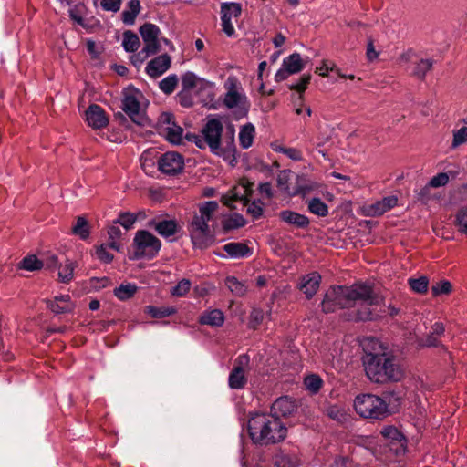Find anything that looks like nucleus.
<instances>
[{"label":"nucleus","mask_w":467,"mask_h":467,"mask_svg":"<svg viewBox=\"0 0 467 467\" xmlns=\"http://www.w3.org/2000/svg\"><path fill=\"white\" fill-rule=\"evenodd\" d=\"M362 362L366 376L377 384L397 383L405 377V369L400 358L378 340H371L365 349Z\"/></svg>","instance_id":"nucleus-1"},{"label":"nucleus","mask_w":467,"mask_h":467,"mask_svg":"<svg viewBox=\"0 0 467 467\" xmlns=\"http://www.w3.org/2000/svg\"><path fill=\"white\" fill-rule=\"evenodd\" d=\"M357 301H367L373 305L379 302V299L374 295L372 285L355 283L350 286H331L326 292L321 306L325 313H331L337 309L351 307Z\"/></svg>","instance_id":"nucleus-2"},{"label":"nucleus","mask_w":467,"mask_h":467,"mask_svg":"<svg viewBox=\"0 0 467 467\" xmlns=\"http://www.w3.org/2000/svg\"><path fill=\"white\" fill-rule=\"evenodd\" d=\"M248 432L254 444L269 445L285 440L287 429L277 417L254 413L248 420Z\"/></svg>","instance_id":"nucleus-3"},{"label":"nucleus","mask_w":467,"mask_h":467,"mask_svg":"<svg viewBox=\"0 0 467 467\" xmlns=\"http://www.w3.org/2000/svg\"><path fill=\"white\" fill-rule=\"evenodd\" d=\"M219 204L215 201H208L199 204V213H195L188 230L195 247L206 248L210 244V229L208 223L217 212Z\"/></svg>","instance_id":"nucleus-4"},{"label":"nucleus","mask_w":467,"mask_h":467,"mask_svg":"<svg viewBox=\"0 0 467 467\" xmlns=\"http://www.w3.org/2000/svg\"><path fill=\"white\" fill-rule=\"evenodd\" d=\"M354 408L363 418L381 419L389 414L386 401L373 394H362L356 397Z\"/></svg>","instance_id":"nucleus-5"},{"label":"nucleus","mask_w":467,"mask_h":467,"mask_svg":"<svg viewBox=\"0 0 467 467\" xmlns=\"http://www.w3.org/2000/svg\"><path fill=\"white\" fill-rule=\"evenodd\" d=\"M133 256L132 259H153L161 247V241L151 233L146 230H140L133 238Z\"/></svg>","instance_id":"nucleus-6"},{"label":"nucleus","mask_w":467,"mask_h":467,"mask_svg":"<svg viewBox=\"0 0 467 467\" xmlns=\"http://www.w3.org/2000/svg\"><path fill=\"white\" fill-rule=\"evenodd\" d=\"M223 126L219 119L213 118L207 120L202 130V138L198 135H192V138L198 148L203 150L207 146L210 150L218 152L221 145V138Z\"/></svg>","instance_id":"nucleus-7"},{"label":"nucleus","mask_w":467,"mask_h":467,"mask_svg":"<svg viewBox=\"0 0 467 467\" xmlns=\"http://www.w3.org/2000/svg\"><path fill=\"white\" fill-rule=\"evenodd\" d=\"M226 93L223 104L228 109L237 108L236 118L241 119L247 115L249 103L245 95L239 92V82L235 77L230 76L224 83Z\"/></svg>","instance_id":"nucleus-8"},{"label":"nucleus","mask_w":467,"mask_h":467,"mask_svg":"<svg viewBox=\"0 0 467 467\" xmlns=\"http://www.w3.org/2000/svg\"><path fill=\"white\" fill-rule=\"evenodd\" d=\"M140 33L145 46L141 51L138 53L137 57H139L140 62H142L145 58L160 51L161 45L158 37L161 31L156 25L145 23L140 26Z\"/></svg>","instance_id":"nucleus-9"},{"label":"nucleus","mask_w":467,"mask_h":467,"mask_svg":"<svg viewBox=\"0 0 467 467\" xmlns=\"http://www.w3.org/2000/svg\"><path fill=\"white\" fill-rule=\"evenodd\" d=\"M140 96L141 94L138 90L125 91L121 109L134 123L139 126H144L148 122V119L141 111L139 100Z\"/></svg>","instance_id":"nucleus-10"},{"label":"nucleus","mask_w":467,"mask_h":467,"mask_svg":"<svg viewBox=\"0 0 467 467\" xmlns=\"http://www.w3.org/2000/svg\"><path fill=\"white\" fill-rule=\"evenodd\" d=\"M252 186L253 183L249 182H247L245 184H243L244 194L240 195L237 192L234 193L228 200L224 202V204L230 208H234L232 205L233 202L243 201L244 205L247 206V213L250 214L254 219H258L263 215L265 204L259 199L249 202V196L253 192Z\"/></svg>","instance_id":"nucleus-11"},{"label":"nucleus","mask_w":467,"mask_h":467,"mask_svg":"<svg viewBox=\"0 0 467 467\" xmlns=\"http://www.w3.org/2000/svg\"><path fill=\"white\" fill-rule=\"evenodd\" d=\"M183 168V157L174 151L166 152L158 160L159 171L169 176H174L181 173Z\"/></svg>","instance_id":"nucleus-12"},{"label":"nucleus","mask_w":467,"mask_h":467,"mask_svg":"<svg viewBox=\"0 0 467 467\" xmlns=\"http://www.w3.org/2000/svg\"><path fill=\"white\" fill-rule=\"evenodd\" d=\"M380 434L387 441L390 451L395 455L404 454L406 450V439L404 435L394 426L386 425L380 430Z\"/></svg>","instance_id":"nucleus-13"},{"label":"nucleus","mask_w":467,"mask_h":467,"mask_svg":"<svg viewBox=\"0 0 467 467\" xmlns=\"http://www.w3.org/2000/svg\"><path fill=\"white\" fill-rule=\"evenodd\" d=\"M374 295L379 299V302L376 304L370 305L367 301H359L360 306L357 310L355 316V319L357 321H372L380 318L385 315L386 310L383 307H380L379 310H377V307L381 305L383 299L375 292Z\"/></svg>","instance_id":"nucleus-14"},{"label":"nucleus","mask_w":467,"mask_h":467,"mask_svg":"<svg viewBox=\"0 0 467 467\" xmlns=\"http://www.w3.org/2000/svg\"><path fill=\"white\" fill-rule=\"evenodd\" d=\"M248 363L249 358L246 355H242L236 359L228 379L231 389H240L245 386L247 379L244 375V367L247 366Z\"/></svg>","instance_id":"nucleus-15"},{"label":"nucleus","mask_w":467,"mask_h":467,"mask_svg":"<svg viewBox=\"0 0 467 467\" xmlns=\"http://www.w3.org/2000/svg\"><path fill=\"white\" fill-rule=\"evenodd\" d=\"M296 400L291 397L284 396L278 398L271 407V415L279 419V417H289L297 410Z\"/></svg>","instance_id":"nucleus-16"},{"label":"nucleus","mask_w":467,"mask_h":467,"mask_svg":"<svg viewBox=\"0 0 467 467\" xmlns=\"http://www.w3.org/2000/svg\"><path fill=\"white\" fill-rule=\"evenodd\" d=\"M86 121L95 130L103 129L109 124L105 110L97 104H91L85 111Z\"/></svg>","instance_id":"nucleus-17"},{"label":"nucleus","mask_w":467,"mask_h":467,"mask_svg":"<svg viewBox=\"0 0 467 467\" xmlns=\"http://www.w3.org/2000/svg\"><path fill=\"white\" fill-rule=\"evenodd\" d=\"M45 303L47 308L55 315L70 313L75 307L69 295L57 296H55L53 300L46 299Z\"/></svg>","instance_id":"nucleus-18"},{"label":"nucleus","mask_w":467,"mask_h":467,"mask_svg":"<svg viewBox=\"0 0 467 467\" xmlns=\"http://www.w3.org/2000/svg\"><path fill=\"white\" fill-rule=\"evenodd\" d=\"M321 282V275L317 272H312L301 277L298 284L300 291L310 299L318 290Z\"/></svg>","instance_id":"nucleus-19"},{"label":"nucleus","mask_w":467,"mask_h":467,"mask_svg":"<svg viewBox=\"0 0 467 467\" xmlns=\"http://www.w3.org/2000/svg\"><path fill=\"white\" fill-rule=\"evenodd\" d=\"M171 63V59L169 55H161L148 63L146 73L151 78H158L170 68Z\"/></svg>","instance_id":"nucleus-20"},{"label":"nucleus","mask_w":467,"mask_h":467,"mask_svg":"<svg viewBox=\"0 0 467 467\" xmlns=\"http://www.w3.org/2000/svg\"><path fill=\"white\" fill-rule=\"evenodd\" d=\"M148 226L164 238H169L179 231V225L175 220H151L148 223Z\"/></svg>","instance_id":"nucleus-21"},{"label":"nucleus","mask_w":467,"mask_h":467,"mask_svg":"<svg viewBox=\"0 0 467 467\" xmlns=\"http://www.w3.org/2000/svg\"><path fill=\"white\" fill-rule=\"evenodd\" d=\"M278 216L282 222L296 228L304 229L308 227L310 223L308 217L291 210L281 211Z\"/></svg>","instance_id":"nucleus-22"},{"label":"nucleus","mask_w":467,"mask_h":467,"mask_svg":"<svg viewBox=\"0 0 467 467\" xmlns=\"http://www.w3.org/2000/svg\"><path fill=\"white\" fill-rule=\"evenodd\" d=\"M398 203V198L394 195L387 196L380 201L368 206V214L371 216H379L395 207Z\"/></svg>","instance_id":"nucleus-23"},{"label":"nucleus","mask_w":467,"mask_h":467,"mask_svg":"<svg viewBox=\"0 0 467 467\" xmlns=\"http://www.w3.org/2000/svg\"><path fill=\"white\" fill-rule=\"evenodd\" d=\"M223 250L232 258H244L252 254L247 244L239 242H232L224 244Z\"/></svg>","instance_id":"nucleus-24"},{"label":"nucleus","mask_w":467,"mask_h":467,"mask_svg":"<svg viewBox=\"0 0 467 467\" xmlns=\"http://www.w3.org/2000/svg\"><path fill=\"white\" fill-rule=\"evenodd\" d=\"M306 63L300 54L295 52L283 60L282 66L287 68L288 73L296 74L305 68Z\"/></svg>","instance_id":"nucleus-25"},{"label":"nucleus","mask_w":467,"mask_h":467,"mask_svg":"<svg viewBox=\"0 0 467 467\" xmlns=\"http://www.w3.org/2000/svg\"><path fill=\"white\" fill-rule=\"evenodd\" d=\"M202 325H209L213 327H221L224 321V315L219 309H213L204 312L199 319Z\"/></svg>","instance_id":"nucleus-26"},{"label":"nucleus","mask_w":467,"mask_h":467,"mask_svg":"<svg viewBox=\"0 0 467 467\" xmlns=\"http://www.w3.org/2000/svg\"><path fill=\"white\" fill-rule=\"evenodd\" d=\"M140 11V0H130L128 3V9L124 10L121 14L123 23L126 25H133Z\"/></svg>","instance_id":"nucleus-27"},{"label":"nucleus","mask_w":467,"mask_h":467,"mask_svg":"<svg viewBox=\"0 0 467 467\" xmlns=\"http://www.w3.org/2000/svg\"><path fill=\"white\" fill-rule=\"evenodd\" d=\"M255 134L254 126L252 123L244 125L239 132V142L244 149L252 146Z\"/></svg>","instance_id":"nucleus-28"},{"label":"nucleus","mask_w":467,"mask_h":467,"mask_svg":"<svg viewBox=\"0 0 467 467\" xmlns=\"http://www.w3.org/2000/svg\"><path fill=\"white\" fill-rule=\"evenodd\" d=\"M226 145L224 147L220 146L218 152L213 154L222 156L224 160H229L231 162L235 161V144H234V134L232 132L231 136L226 140Z\"/></svg>","instance_id":"nucleus-29"},{"label":"nucleus","mask_w":467,"mask_h":467,"mask_svg":"<svg viewBox=\"0 0 467 467\" xmlns=\"http://www.w3.org/2000/svg\"><path fill=\"white\" fill-rule=\"evenodd\" d=\"M274 464L275 467H297L299 461L296 456L281 451L275 455Z\"/></svg>","instance_id":"nucleus-30"},{"label":"nucleus","mask_w":467,"mask_h":467,"mask_svg":"<svg viewBox=\"0 0 467 467\" xmlns=\"http://www.w3.org/2000/svg\"><path fill=\"white\" fill-rule=\"evenodd\" d=\"M140 42L139 39V36L131 32V31H126L123 34V41L122 46L126 52H135L140 47Z\"/></svg>","instance_id":"nucleus-31"},{"label":"nucleus","mask_w":467,"mask_h":467,"mask_svg":"<svg viewBox=\"0 0 467 467\" xmlns=\"http://www.w3.org/2000/svg\"><path fill=\"white\" fill-rule=\"evenodd\" d=\"M177 312L174 306H161L156 307L153 306H147L145 307V313L149 314L154 318H162L171 316Z\"/></svg>","instance_id":"nucleus-32"},{"label":"nucleus","mask_w":467,"mask_h":467,"mask_svg":"<svg viewBox=\"0 0 467 467\" xmlns=\"http://www.w3.org/2000/svg\"><path fill=\"white\" fill-rule=\"evenodd\" d=\"M167 140L173 144H180L182 140L183 130L176 123L163 128Z\"/></svg>","instance_id":"nucleus-33"},{"label":"nucleus","mask_w":467,"mask_h":467,"mask_svg":"<svg viewBox=\"0 0 467 467\" xmlns=\"http://www.w3.org/2000/svg\"><path fill=\"white\" fill-rule=\"evenodd\" d=\"M72 233L79 236L80 239L86 240L90 234L88 221L84 217L78 216L76 220V223L72 227Z\"/></svg>","instance_id":"nucleus-34"},{"label":"nucleus","mask_w":467,"mask_h":467,"mask_svg":"<svg viewBox=\"0 0 467 467\" xmlns=\"http://www.w3.org/2000/svg\"><path fill=\"white\" fill-rule=\"evenodd\" d=\"M308 210L310 213L325 217L328 214V206L319 198H312L307 202Z\"/></svg>","instance_id":"nucleus-35"},{"label":"nucleus","mask_w":467,"mask_h":467,"mask_svg":"<svg viewBox=\"0 0 467 467\" xmlns=\"http://www.w3.org/2000/svg\"><path fill=\"white\" fill-rule=\"evenodd\" d=\"M20 269L26 271H36L44 267L42 260H39L36 255H27L22 259L18 264Z\"/></svg>","instance_id":"nucleus-36"},{"label":"nucleus","mask_w":467,"mask_h":467,"mask_svg":"<svg viewBox=\"0 0 467 467\" xmlns=\"http://www.w3.org/2000/svg\"><path fill=\"white\" fill-rule=\"evenodd\" d=\"M225 285L231 290V292L237 296H243L247 292V286L245 285V284L243 282H240L234 276L226 277Z\"/></svg>","instance_id":"nucleus-37"},{"label":"nucleus","mask_w":467,"mask_h":467,"mask_svg":"<svg viewBox=\"0 0 467 467\" xmlns=\"http://www.w3.org/2000/svg\"><path fill=\"white\" fill-rule=\"evenodd\" d=\"M242 13V6L238 3H223L221 5L222 16L225 15V18L237 19Z\"/></svg>","instance_id":"nucleus-38"},{"label":"nucleus","mask_w":467,"mask_h":467,"mask_svg":"<svg viewBox=\"0 0 467 467\" xmlns=\"http://www.w3.org/2000/svg\"><path fill=\"white\" fill-rule=\"evenodd\" d=\"M432 66V59H420L415 64L412 75L420 79H424L426 74L431 69Z\"/></svg>","instance_id":"nucleus-39"},{"label":"nucleus","mask_w":467,"mask_h":467,"mask_svg":"<svg viewBox=\"0 0 467 467\" xmlns=\"http://www.w3.org/2000/svg\"><path fill=\"white\" fill-rule=\"evenodd\" d=\"M137 289L134 284L120 285L114 289V296L119 300H127L134 296Z\"/></svg>","instance_id":"nucleus-40"},{"label":"nucleus","mask_w":467,"mask_h":467,"mask_svg":"<svg viewBox=\"0 0 467 467\" xmlns=\"http://www.w3.org/2000/svg\"><path fill=\"white\" fill-rule=\"evenodd\" d=\"M142 213L140 212L138 214L136 213H129V212H125V213H120L119 214V218L117 219V221H115L114 223H119L121 224L126 230H129L132 227V225L135 223V222L137 221L138 217L140 215H141Z\"/></svg>","instance_id":"nucleus-41"},{"label":"nucleus","mask_w":467,"mask_h":467,"mask_svg":"<svg viewBox=\"0 0 467 467\" xmlns=\"http://www.w3.org/2000/svg\"><path fill=\"white\" fill-rule=\"evenodd\" d=\"M410 288L419 294H425L428 291L429 279L422 275L419 278H410L408 280Z\"/></svg>","instance_id":"nucleus-42"},{"label":"nucleus","mask_w":467,"mask_h":467,"mask_svg":"<svg viewBox=\"0 0 467 467\" xmlns=\"http://www.w3.org/2000/svg\"><path fill=\"white\" fill-rule=\"evenodd\" d=\"M304 383L309 391L317 393L322 388L323 380L319 376L311 374L305 378Z\"/></svg>","instance_id":"nucleus-43"},{"label":"nucleus","mask_w":467,"mask_h":467,"mask_svg":"<svg viewBox=\"0 0 467 467\" xmlns=\"http://www.w3.org/2000/svg\"><path fill=\"white\" fill-rule=\"evenodd\" d=\"M178 85V78L176 75H170L163 78L160 84L159 87L161 91H163L165 94H171L176 87Z\"/></svg>","instance_id":"nucleus-44"},{"label":"nucleus","mask_w":467,"mask_h":467,"mask_svg":"<svg viewBox=\"0 0 467 467\" xmlns=\"http://www.w3.org/2000/svg\"><path fill=\"white\" fill-rule=\"evenodd\" d=\"M245 219L239 213H234L227 220L223 222V228L225 230H232L243 227L245 225Z\"/></svg>","instance_id":"nucleus-45"},{"label":"nucleus","mask_w":467,"mask_h":467,"mask_svg":"<svg viewBox=\"0 0 467 467\" xmlns=\"http://www.w3.org/2000/svg\"><path fill=\"white\" fill-rule=\"evenodd\" d=\"M455 224L461 234H467V206L457 212Z\"/></svg>","instance_id":"nucleus-46"},{"label":"nucleus","mask_w":467,"mask_h":467,"mask_svg":"<svg viewBox=\"0 0 467 467\" xmlns=\"http://www.w3.org/2000/svg\"><path fill=\"white\" fill-rule=\"evenodd\" d=\"M451 290L452 285L447 280L439 281L431 286V293L434 296L448 295L451 292Z\"/></svg>","instance_id":"nucleus-47"},{"label":"nucleus","mask_w":467,"mask_h":467,"mask_svg":"<svg viewBox=\"0 0 467 467\" xmlns=\"http://www.w3.org/2000/svg\"><path fill=\"white\" fill-rule=\"evenodd\" d=\"M74 265L70 261H67L65 265L60 266L58 271V278L63 283H68L73 278Z\"/></svg>","instance_id":"nucleus-48"},{"label":"nucleus","mask_w":467,"mask_h":467,"mask_svg":"<svg viewBox=\"0 0 467 467\" xmlns=\"http://www.w3.org/2000/svg\"><path fill=\"white\" fill-rule=\"evenodd\" d=\"M291 171L288 170L280 171L277 174L276 182L277 187L285 192L289 193V180H290Z\"/></svg>","instance_id":"nucleus-49"},{"label":"nucleus","mask_w":467,"mask_h":467,"mask_svg":"<svg viewBox=\"0 0 467 467\" xmlns=\"http://www.w3.org/2000/svg\"><path fill=\"white\" fill-rule=\"evenodd\" d=\"M191 288V282L188 279H182L175 286L171 289V294L175 296H183Z\"/></svg>","instance_id":"nucleus-50"},{"label":"nucleus","mask_w":467,"mask_h":467,"mask_svg":"<svg viewBox=\"0 0 467 467\" xmlns=\"http://www.w3.org/2000/svg\"><path fill=\"white\" fill-rule=\"evenodd\" d=\"M198 81L197 76L192 72H186L182 78V86L183 90L190 91L196 87Z\"/></svg>","instance_id":"nucleus-51"},{"label":"nucleus","mask_w":467,"mask_h":467,"mask_svg":"<svg viewBox=\"0 0 467 467\" xmlns=\"http://www.w3.org/2000/svg\"><path fill=\"white\" fill-rule=\"evenodd\" d=\"M467 141V127H462L461 129L453 132L452 148H456Z\"/></svg>","instance_id":"nucleus-52"},{"label":"nucleus","mask_w":467,"mask_h":467,"mask_svg":"<svg viewBox=\"0 0 467 467\" xmlns=\"http://www.w3.org/2000/svg\"><path fill=\"white\" fill-rule=\"evenodd\" d=\"M448 182H449V176L447 175V173H445V172L438 173L437 175H435L434 177H432L431 179L428 186H426L423 191L428 190V187L437 188V187L444 186L448 183Z\"/></svg>","instance_id":"nucleus-53"},{"label":"nucleus","mask_w":467,"mask_h":467,"mask_svg":"<svg viewBox=\"0 0 467 467\" xmlns=\"http://www.w3.org/2000/svg\"><path fill=\"white\" fill-rule=\"evenodd\" d=\"M311 80L310 74H304L301 76L299 81L296 84H292L289 86V89L296 90L298 93H303L306 88Z\"/></svg>","instance_id":"nucleus-54"},{"label":"nucleus","mask_w":467,"mask_h":467,"mask_svg":"<svg viewBox=\"0 0 467 467\" xmlns=\"http://www.w3.org/2000/svg\"><path fill=\"white\" fill-rule=\"evenodd\" d=\"M264 319V312L261 309L254 308L251 311L249 317V327L256 328Z\"/></svg>","instance_id":"nucleus-55"},{"label":"nucleus","mask_w":467,"mask_h":467,"mask_svg":"<svg viewBox=\"0 0 467 467\" xmlns=\"http://www.w3.org/2000/svg\"><path fill=\"white\" fill-rule=\"evenodd\" d=\"M98 258L104 263H110L113 260V254L109 253L106 244H101L96 250Z\"/></svg>","instance_id":"nucleus-56"},{"label":"nucleus","mask_w":467,"mask_h":467,"mask_svg":"<svg viewBox=\"0 0 467 467\" xmlns=\"http://www.w3.org/2000/svg\"><path fill=\"white\" fill-rule=\"evenodd\" d=\"M122 0H101V6L106 11L117 12L120 8Z\"/></svg>","instance_id":"nucleus-57"},{"label":"nucleus","mask_w":467,"mask_h":467,"mask_svg":"<svg viewBox=\"0 0 467 467\" xmlns=\"http://www.w3.org/2000/svg\"><path fill=\"white\" fill-rule=\"evenodd\" d=\"M178 97H179V99H180V104L184 107V108H190L193 105V99L191 96V93L190 91L188 90H182L179 94H178Z\"/></svg>","instance_id":"nucleus-58"},{"label":"nucleus","mask_w":467,"mask_h":467,"mask_svg":"<svg viewBox=\"0 0 467 467\" xmlns=\"http://www.w3.org/2000/svg\"><path fill=\"white\" fill-rule=\"evenodd\" d=\"M225 15L221 16L223 31L227 36L231 37L234 35L235 30L231 19L225 18Z\"/></svg>","instance_id":"nucleus-59"},{"label":"nucleus","mask_w":467,"mask_h":467,"mask_svg":"<svg viewBox=\"0 0 467 467\" xmlns=\"http://www.w3.org/2000/svg\"><path fill=\"white\" fill-rule=\"evenodd\" d=\"M280 151L294 161H301L303 159L301 151L295 148H281Z\"/></svg>","instance_id":"nucleus-60"},{"label":"nucleus","mask_w":467,"mask_h":467,"mask_svg":"<svg viewBox=\"0 0 467 467\" xmlns=\"http://www.w3.org/2000/svg\"><path fill=\"white\" fill-rule=\"evenodd\" d=\"M42 262L44 264V267L48 269H55L58 266L57 257L55 254L47 255Z\"/></svg>","instance_id":"nucleus-61"},{"label":"nucleus","mask_w":467,"mask_h":467,"mask_svg":"<svg viewBox=\"0 0 467 467\" xmlns=\"http://www.w3.org/2000/svg\"><path fill=\"white\" fill-rule=\"evenodd\" d=\"M258 191L267 199H271L273 197L272 185L270 182L260 183L258 186Z\"/></svg>","instance_id":"nucleus-62"},{"label":"nucleus","mask_w":467,"mask_h":467,"mask_svg":"<svg viewBox=\"0 0 467 467\" xmlns=\"http://www.w3.org/2000/svg\"><path fill=\"white\" fill-rule=\"evenodd\" d=\"M327 414L329 418L337 420H340L341 418L344 416V412L337 407H329L327 410Z\"/></svg>","instance_id":"nucleus-63"},{"label":"nucleus","mask_w":467,"mask_h":467,"mask_svg":"<svg viewBox=\"0 0 467 467\" xmlns=\"http://www.w3.org/2000/svg\"><path fill=\"white\" fill-rule=\"evenodd\" d=\"M330 467H351V464L347 458H337Z\"/></svg>","instance_id":"nucleus-64"}]
</instances>
